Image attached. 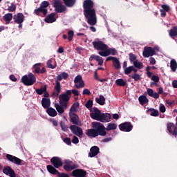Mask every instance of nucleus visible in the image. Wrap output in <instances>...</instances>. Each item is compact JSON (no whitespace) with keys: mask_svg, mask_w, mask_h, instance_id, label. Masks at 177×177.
Returning <instances> with one entry per match:
<instances>
[{"mask_svg":"<svg viewBox=\"0 0 177 177\" xmlns=\"http://www.w3.org/2000/svg\"><path fill=\"white\" fill-rule=\"evenodd\" d=\"M83 9L88 24L95 26L97 23V19L96 11L93 9V1L92 0H85L83 2Z\"/></svg>","mask_w":177,"mask_h":177,"instance_id":"nucleus-1","label":"nucleus"},{"mask_svg":"<svg viewBox=\"0 0 177 177\" xmlns=\"http://www.w3.org/2000/svg\"><path fill=\"white\" fill-rule=\"evenodd\" d=\"M92 128L86 130V135L88 138H97V136H106L107 132H106V127L104 125L99 122H93Z\"/></svg>","mask_w":177,"mask_h":177,"instance_id":"nucleus-2","label":"nucleus"},{"mask_svg":"<svg viewBox=\"0 0 177 177\" xmlns=\"http://www.w3.org/2000/svg\"><path fill=\"white\" fill-rule=\"evenodd\" d=\"M71 98V90H67L66 93H62L59 96V103L64 107H68V102Z\"/></svg>","mask_w":177,"mask_h":177,"instance_id":"nucleus-3","label":"nucleus"},{"mask_svg":"<svg viewBox=\"0 0 177 177\" xmlns=\"http://www.w3.org/2000/svg\"><path fill=\"white\" fill-rule=\"evenodd\" d=\"M21 83L26 86H31V85H34L35 82H37V78L35 75L30 73L28 75H25L21 79Z\"/></svg>","mask_w":177,"mask_h":177,"instance_id":"nucleus-4","label":"nucleus"},{"mask_svg":"<svg viewBox=\"0 0 177 177\" xmlns=\"http://www.w3.org/2000/svg\"><path fill=\"white\" fill-rule=\"evenodd\" d=\"M63 80V76L61 74L58 75L56 77L55 86L54 87V91L53 92L51 97L55 99V97H57L59 94L62 92V85L60 84V82Z\"/></svg>","mask_w":177,"mask_h":177,"instance_id":"nucleus-5","label":"nucleus"},{"mask_svg":"<svg viewBox=\"0 0 177 177\" xmlns=\"http://www.w3.org/2000/svg\"><path fill=\"white\" fill-rule=\"evenodd\" d=\"M53 6L56 13H63V12H66L67 10L66 6H63L60 0H53Z\"/></svg>","mask_w":177,"mask_h":177,"instance_id":"nucleus-6","label":"nucleus"},{"mask_svg":"<svg viewBox=\"0 0 177 177\" xmlns=\"http://www.w3.org/2000/svg\"><path fill=\"white\" fill-rule=\"evenodd\" d=\"M93 46L96 50H102V52H105L109 48V46L100 40L93 41Z\"/></svg>","mask_w":177,"mask_h":177,"instance_id":"nucleus-7","label":"nucleus"},{"mask_svg":"<svg viewBox=\"0 0 177 177\" xmlns=\"http://www.w3.org/2000/svg\"><path fill=\"white\" fill-rule=\"evenodd\" d=\"M119 129L122 131V132H131V131L133 129V126L131 122H126L119 125Z\"/></svg>","mask_w":177,"mask_h":177,"instance_id":"nucleus-8","label":"nucleus"},{"mask_svg":"<svg viewBox=\"0 0 177 177\" xmlns=\"http://www.w3.org/2000/svg\"><path fill=\"white\" fill-rule=\"evenodd\" d=\"M98 55L100 56H102L103 57H107V56H110V55H112V56H115L117 55V50L115 48H106L105 51H99Z\"/></svg>","mask_w":177,"mask_h":177,"instance_id":"nucleus-9","label":"nucleus"},{"mask_svg":"<svg viewBox=\"0 0 177 177\" xmlns=\"http://www.w3.org/2000/svg\"><path fill=\"white\" fill-rule=\"evenodd\" d=\"M70 129L73 133V135H75L76 136H78L79 138H81L82 135H84V131H82V128L77 126V125H71L70 126Z\"/></svg>","mask_w":177,"mask_h":177,"instance_id":"nucleus-10","label":"nucleus"},{"mask_svg":"<svg viewBox=\"0 0 177 177\" xmlns=\"http://www.w3.org/2000/svg\"><path fill=\"white\" fill-rule=\"evenodd\" d=\"M7 160L10 161V162H12L13 164H15L16 165H21L24 161L13 155L7 154L6 156Z\"/></svg>","mask_w":177,"mask_h":177,"instance_id":"nucleus-11","label":"nucleus"},{"mask_svg":"<svg viewBox=\"0 0 177 177\" xmlns=\"http://www.w3.org/2000/svg\"><path fill=\"white\" fill-rule=\"evenodd\" d=\"M154 55H156L155 48L148 46L144 48L142 51V56H144V57H150L151 56H154Z\"/></svg>","mask_w":177,"mask_h":177,"instance_id":"nucleus-12","label":"nucleus"},{"mask_svg":"<svg viewBox=\"0 0 177 177\" xmlns=\"http://www.w3.org/2000/svg\"><path fill=\"white\" fill-rule=\"evenodd\" d=\"M93 112L90 113V117L93 120H96V121H100L102 117V111L97 107L93 108Z\"/></svg>","mask_w":177,"mask_h":177,"instance_id":"nucleus-13","label":"nucleus"},{"mask_svg":"<svg viewBox=\"0 0 177 177\" xmlns=\"http://www.w3.org/2000/svg\"><path fill=\"white\" fill-rule=\"evenodd\" d=\"M50 162L55 168H60V167H63V161H62V158L57 156L53 157L50 159Z\"/></svg>","mask_w":177,"mask_h":177,"instance_id":"nucleus-14","label":"nucleus"},{"mask_svg":"<svg viewBox=\"0 0 177 177\" xmlns=\"http://www.w3.org/2000/svg\"><path fill=\"white\" fill-rule=\"evenodd\" d=\"M75 84V86L77 88V89H80V88H84L85 86V83L84 82V80H82V76L81 75H77L74 79V83L78 84Z\"/></svg>","mask_w":177,"mask_h":177,"instance_id":"nucleus-15","label":"nucleus"},{"mask_svg":"<svg viewBox=\"0 0 177 177\" xmlns=\"http://www.w3.org/2000/svg\"><path fill=\"white\" fill-rule=\"evenodd\" d=\"M86 174V171L82 169H76L72 171L71 175L73 177H85Z\"/></svg>","mask_w":177,"mask_h":177,"instance_id":"nucleus-16","label":"nucleus"},{"mask_svg":"<svg viewBox=\"0 0 177 177\" xmlns=\"http://www.w3.org/2000/svg\"><path fill=\"white\" fill-rule=\"evenodd\" d=\"M13 20L16 24H22L24 22V15L22 12H18L13 16Z\"/></svg>","mask_w":177,"mask_h":177,"instance_id":"nucleus-17","label":"nucleus"},{"mask_svg":"<svg viewBox=\"0 0 177 177\" xmlns=\"http://www.w3.org/2000/svg\"><path fill=\"white\" fill-rule=\"evenodd\" d=\"M3 172L5 175H9L10 177H16V172L10 166L4 167L3 169Z\"/></svg>","mask_w":177,"mask_h":177,"instance_id":"nucleus-18","label":"nucleus"},{"mask_svg":"<svg viewBox=\"0 0 177 177\" xmlns=\"http://www.w3.org/2000/svg\"><path fill=\"white\" fill-rule=\"evenodd\" d=\"M69 117L71 118V122L73 123L75 125H81V121H80V118L77 114L74 113H69Z\"/></svg>","mask_w":177,"mask_h":177,"instance_id":"nucleus-19","label":"nucleus"},{"mask_svg":"<svg viewBox=\"0 0 177 177\" xmlns=\"http://www.w3.org/2000/svg\"><path fill=\"white\" fill-rule=\"evenodd\" d=\"M99 151H100V149L97 146H93L90 149V152L88 153L89 157L91 158L93 157H96L99 154Z\"/></svg>","mask_w":177,"mask_h":177,"instance_id":"nucleus-20","label":"nucleus"},{"mask_svg":"<svg viewBox=\"0 0 177 177\" xmlns=\"http://www.w3.org/2000/svg\"><path fill=\"white\" fill-rule=\"evenodd\" d=\"M111 120V115L109 113H101V118L100 119V122H110Z\"/></svg>","mask_w":177,"mask_h":177,"instance_id":"nucleus-21","label":"nucleus"},{"mask_svg":"<svg viewBox=\"0 0 177 177\" xmlns=\"http://www.w3.org/2000/svg\"><path fill=\"white\" fill-rule=\"evenodd\" d=\"M93 60L98 62V66H102L103 64V58L99 55H95L94 54L91 55L89 57V61L93 62Z\"/></svg>","mask_w":177,"mask_h":177,"instance_id":"nucleus-22","label":"nucleus"},{"mask_svg":"<svg viewBox=\"0 0 177 177\" xmlns=\"http://www.w3.org/2000/svg\"><path fill=\"white\" fill-rule=\"evenodd\" d=\"M3 20L6 22V24H10L12 20H13V14L7 13L3 16Z\"/></svg>","mask_w":177,"mask_h":177,"instance_id":"nucleus-23","label":"nucleus"},{"mask_svg":"<svg viewBox=\"0 0 177 177\" xmlns=\"http://www.w3.org/2000/svg\"><path fill=\"white\" fill-rule=\"evenodd\" d=\"M41 106L43 109L46 110L50 107V98H42Z\"/></svg>","mask_w":177,"mask_h":177,"instance_id":"nucleus-24","label":"nucleus"},{"mask_svg":"<svg viewBox=\"0 0 177 177\" xmlns=\"http://www.w3.org/2000/svg\"><path fill=\"white\" fill-rule=\"evenodd\" d=\"M56 15L55 13L49 14L47 17H46L44 21L46 23H55L56 21V18L55 17Z\"/></svg>","mask_w":177,"mask_h":177,"instance_id":"nucleus-25","label":"nucleus"},{"mask_svg":"<svg viewBox=\"0 0 177 177\" xmlns=\"http://www.w3.org/2000/svg\"><path fill=\"white\" fill-rule=\"evenodd\" d=\"M34 13H35V15L37 16H39V13H43L44 16H46V15H48V9L43 8V7L40 6L39 8L34 10Z\"/></svg>","mask_w":177,"mask_h":177,"instance_id":"nucleus-26","label":"nucleus"},{"mask_svg":"<svg viewBox=\"0 0 177 177\" xmlns=\"http://www.w3.org/2000/svg\"><path fill=\"white\" fill-rule=\"evenodd\" d=\"M46 168L47 171L51 174V175H57L59 174V170L56 169V167L53 165H48Z\"/></svg>","mask_w":177,"mask_h":177,"instance_id":"nucleus-27","label":"nucleus"},{"mask_svg":"<svg viewBox=\"0 0 177 177\" xmlns=\"http://www.w3.org/2000/svg\"><path fill=\"white\" fill-rule=\"evenodd\" d=\"M79 166L77 164L73 165H64L63 168L65 171H67L68 172L70 171H73V169H77Z\"/></svg>","mask_w":177,"mask_h":177,"instance_id":"nucleus-28","label":"nucleus"},{"mask_svg":"<svg viewBox=\"0 0 177 177\" xmlns=\"http://www.w3.org/2000/svg\"><path fill=\"white\" fill-rule=\"evenodd\" d=\"M55 107L59 114V115H60V114H63V113H64V109H68V107H65L64 106L62 105V104H55Z\"/></svg>","mask_w":177,"mask_h":177,"instance_id":"nucleus-29","label":"nucleus"},{"mask_svg":"<svg viewBox=\"0 0 177 177\" xmlns=\"http://www.w3.org/2000/svg\"><path fill=\"white\" fill-rule=\"evenodd\" d=\"M46 113L50 117H56V115H57V111H56L55 109L52 107L48 108L46 109Z\"/></svg>","mask_w":177,"mask_h":177,"instance_id":"nucleus-30","label":"nucleus"},{"mask_svg":"<svg viewBox=\"0 0 177 177\" xmlns=\"http://www.w3.org/2000/svg\"><path fill=\"white\" fill-rule=\"evenodd\" d=\"M95 102L100 106H104L106 104V98L102 95H100L98 98H95Z\"/></svg>","mask_w":177,"mask_h":177,"instance_id":"nucleus-31","label":"nucleus"},{"mask_svg":"<svg viewBox=\"0 0 177 177\" xmlns=\"http://www.w3.org/2000/svg\"><path fill=\"white\" fill-rule=\"evenodd\" d=\"M169 35L171 38L177 37V26H174L171 29L169 30Z\"/></svg>","mask_w":177,"mask_h":177,"instance_id":"nucleus-32","label":"nucleus"},{"mask_svg":"<svg viewBox=\"0 0 177 177\" xmlns=\"http://www.w3.org/2000/svg\"><path fill=\"white\" fill-rule=\"evenodd\" d=\"M138 100L142 106L146 104V103H149V99L145 95L140 96Z\"/></svg>","mask_w":177,"mask_h":177,"instance_id":"nucleus-33","label":"nucleus"},{"mask_svg":"<svg viewBox=\"0 0 177 177\" xmlns=\"http://www.w3.org/2000/svg\"><path fill=\"white\" fill-rule=\"evenodd\" d=\"M63 1L68 8H73L75 5V0H63Z\"/></svg>","mask_w":177,"mask_h":177,"instance_id":"nucleus-34","label":"nucleus"},{"mask_svg":"<svg viewBox=\"0 0 177 177\" xmlns=\"http://www.w3.org/2000/svg\"><path fill=\"white\" fill-rule=\"evenodd\" d=\"M117 129V124L115 123H109L106 128L105 127V131H113Z\"/></svg>","mask_w":177,"mask_h":177,"instance_id":"nucleus-35","label":"nucleus"},{"mask_svg":"<svg viewBox=\"0 0 177 177\" xmlns=\"http://www.w3.org/2000/svg\"><path fill=\"white\" fill-rule=\"evenodd\" d=\"M150 111H151L150 115H151L152 117H158V115H159L158 110H156L153 108H151L147 110V113H150Z\"/></svg>","mask_w":177,"mask_h":177,"instance_id":"nucleus-36","label":"nucleus"},{"mask_svg":"<svg viewBox=\"0 0 177 177\" xmlns=\"http://www.w3.org/2000/svg\"><path fill=\"white\" fill-rule=\"evenodd\" d=\"M46 85H44V86H41L40 88H36L35 92L37 93V95H43L44 92H46Z\"/></svg>","mask_w":177,"mask_h":177,"instance_id":"nucleus-37","label":"nucleus"},{"mask_svg":"<svg viewBox=\"0 0 177 177\" xmlns=\"http://www.w3.org/2000/svg\"><path fill=\"white\" fill-rule=\"evenodd\" d=\"M115 82L118 86H125L127 85V82L124 81L123 79H118Z\"/></svg>","mask_w":177,"mask_h":177,"instance_id":"nucleus-38","label":"nucleus"},{"mask_svg":"<svg viewBox=\"0 0 177 177\" xmlns=\"http://www.w3.org/2000/svg\"><path fill=\"white\" fill-rule=\"evenodd\" d=\"M133 66L136 68H138V70H142V68H143V63L138 62V60L133 62Z\"/></svg>","mask_w":177,"mask_h":177,"instance_id":"nucleus-39","label":"nucleus"},{"mask_svg":"<svg viewBox=\"0 0 177 177\" xmlns=\"http://www.w3.org/2000/svg\"><path fill=\"white\" fill-rule=\"evenodd\" d=\"M113 65L114 66L115 68H116V70H120V68H121V64L117 57L113 62Z\"/></svg>","mask_w":177,"mask_h":177,"instance_id":"nucleus-40","label":"nucleus"},{"mask_svg":"<svg viewBox=\"0 0 177 177\" xmlns=\"http://www.w3.org/2000/svg\"><path fill=\"white\" fill-rule=\"evenodd\" d=\"M170 67H171V71H176L177 63H176V61L175 59H172L170 62Z\"/></svg>","mask_w":177,"mask_h":177,"instance_id":"nucleus-41","label":"nucleus"},{"mask_svg":"<svg viewBox=\"0 0 177 177\" xmlns=\"http://www.w3.org/2000/svg\"><path fill=\"white\" fill-rule=\"evenodd\" d=\"M80 107V103L79 102H75L71 107L70 111L72 113H75L77 111V109Z\"/></svg>","mask_w":177,"mask_h":177,"instance_id":"nucleus-42","label":"nucleus"},{"mask_svg":"<svg viewBox=\"0 0 177 177\" xmlns=\"http://www.w3.org/2000/svg\"><path fill=\"white\" fill-rule=\"evenodd\" d=\"M35 72L37 74H40L41 72V63H38L34 65Z\"/></svg>","mask_w":177,"mask_h":177,"instance_id":"nucleus-43","label":"nucleus"},{"mask_svg":"<svg viewBox=\"0 0 177 177\" xmlns=\"http://www.w3.org/2000/svg\"><path fill=\"white\" fill-rule=\"evenodd\" d=\"M129 77H131V78H132L133 80H134V81H139V80H140V75L138 74V73H134L133 75H129Z\"/></svg>","mask_w":177,"mask_h":177,"instance_id":"nucleus-44","label":"nucleus"},{"mask_svg":"<svg viewBox=\"0 0 177 177\" xmlns=\"http://www.w3.org/2000/svg\"><path fill=\"white\" fill-rule=\"evenodd\" d=\"M93 106V101L92 100H88L85 104V107H86V109H92Z\"/></svg>","mask_w":177,"mask_h":177,"instance_id":"nucleus-45","label":"nucleus"},{"mask_svg":"<svg viewBox=\"0 0 177 177\" xmlns=\"http://www.w3.org/2000/svg\"><path fill=\"white\" fill-rule=\"evenodd\" d=\"M129 57L130 62H133H133H136V60H138V59H136V55H135V54H133L132 53H130L129 54Z\"/></svg>","mask_w":177,"mask_h":177,"instance_id":"nucleus-46","label":"nucleus"},{"mask_svg":"<svg viewBox=\"0 0 177 177\" xmlns=\"http://www.w3.org/2000/svg\"><path fill=\"white\" fill-rule=\"evenodd\" d=\"M46 64L48 68H52V69L56 68V64L55 65L52 64V59H48L47 61Z\"/></svg>","mask_w":177,"mask_h":177,"instance_id":"nucleus-47","label":"nucleus"},{"mask_svg":"<svg viewBox=\"0 0 177 177\" xmlns=\"http://www.w3.org/2000/svg\"><path fill=\"white\" fill-rule=\"evenodd\" d=\"M7 10H8V12H15L16 11V4L11 3V6H8Z\"/></svg>","mask_w":177,"mask_h":177,"instance_id":"nucleus-48","label":"nucleus"},{"mask_svg":"<svg viewBox=\"0 0 177 177\" xmlns=\"http://www.w3.org/2000/svg\"><path fill=\"white\" fill-rule=\"evenodd\" d=\"M73 37H74V31L69 30L68 32V41H73Z\"/></svg>","mask_w":177,"mask_h":177,"instance_id":"nucleus-49","label":"nucleus"},{"mask_svg":"<svg viewBox=\"0 0 177 177\" xmlns=\"http://www.w3.org/2000/svg\"><path fill=\"white\" fill-rule=\"evenodd\" d=\"M40 6L43 8L44 9H46L48 6H49V1H44L41 3Z\"/></svg>","mask_w":177,"mask_h":177,"instance_id":"nucleus-50","label":"nucleus"},{"mask_svg":"<svg viewBox=\"0 0 177 177\" xmlns=\"http://www.w3.org/2000/svg\"><path fill=\"white\" fill-rule=\"evenodd\" d=\"M131 71H132V66H130L124 68V74H126V75H129V74H131Z\"/></svg>","mask_w":177,"mask_h":177,"instance_id":"nucleus-51","label":"nucleus"},{"mask_svg":"<svg viewBox=\"0 0 177 177\" xmlns=\"http://www.w3.org/2000/svg\"><path fill=\"white\" fill-rule=\"evenodd\" d=\"M60 125H61V128H62V131H64V132H67V131H68V127H67V126L66 125V124H64V122H61Z\"/></svg>","mask_w":177,"mask_h":177,"instance_id":"nucleus-52","label":"nucleus"},{"mask_svg":"<svg viewBox=\"0 0 177 177\" xmlns=\"http://www.w3.org/2000/svg\"><path fill=\"white\" fill-rule=\"evenodd\" d=\"M162 10H164V12H169L170 10V8L169 7L168 5L167 4H163L161 6Z\"/></svg>","mask_w":177,"mask_h":177,"instance_id":"nucleus-53","label":"nucleus"},{"mask_svg":"<svg viewBox=\"0 0 177 177\" xmlns=\"http://www.w3.org/2000/svg\"><path fill=\"white\" fill-rule=\"evenodd\" d=\"M151 80V81H153V82H160V77L156 75H153Z\"/></svg>","mask_w":177,"mask_h":177,"instance_id":"nucleus-54","label":"nucleus"},{"mask_svg":"<svg viewBox=\"0 0 177 177\" xmlns=\"http://www.w3.org/2000/svg\"><path fill=\"white\" fill-rule=\"evenodd\" d=\"M72 143H73L74 145H78V143H80V140L78 139V137L75 136H73L72 139Z\"/></svg>","mask_w":177,"mask_h":177,"instance_id":"nucleus-55","label":"nucleus"},{"mask_svg":"<svg viewBox=\"0 0 177 177\" xmlns=\"http://www.w3.org/2000/svg\"><path fill=\"white\" fill-rule=\"evenodd\" d=\"M159 110L160 113H165L167 109H165V106H164V104H160L159 106Z\"/></svg>","mask_w":177,"mask_h":177,"instance_id":"nucleus-56","label":"nucleus"},{"mask_svg":"<svg viewBox=\"0 0 177 177\" xmlns=\"http://www.w3.org/2000/svg\"><path fill=\"white\" fill-rule=\"evenodd\" d=\"M64 143L68 145V146H70L71 145V139L70 138H66L64 139Z\"/></svg>","mask_w":177,"mask_h":177,"instance_id":"nucleus-57","label":"nucleus"},{"mask_svg":"<svg viewBox=\"0 0 177 177\" xmlns=\"http://www.w3.org/2000/svg\"><path fill=\"white\" fill-rule=\"evenodd\" d=\"M57 177H70V176L66 173H60L58 171Z\"/></svg>","mask_w":177,"mask_h":177,"instance_id":"nucleus-58","label":"nucleus"},{"mask_svg":"<svg viewBox=\"0 0 177 177\" xmlns=\"http://www.w3.org/2000/svg\"><path fill=\"white\" fill-rule=\"evenodd\" d=\"M147 94L149 95V96H150L151 97L153 96V93H154V91H153L152 88H148L147 90Z\"/></svg>","mask_w":177,"mask_h":177,"instance_id":"nucleus-59","label":"nucleus"},{"mask_svg":"<svg viewBox=\"0 0 177 177\" xmlns=\"http://www.w3.org/2000/svg\"><path fill=\"white\" fill-rule=\"evenodd\" d=\"M61 75H62L63 80H67V78H68V73H67L66 72H62L61 73Z\"/></svg>","mask_w":177,"mask_h":177,"instance_id":"nucleus-60","label":"nucleus"},{"mask_svg":"<svg viewBox=\"0 0 177 177\" xmlns=\"http://www.w3.org/2000/svg\"><path fill=\"white\" fill-rule=\"evenodd\" d=\"M71 94L73 93L75 96H80V92L78 90L73 89L71 90Z\"/></svg>","mask_w":177,"mask_h":177,"instance_id":"nucleus-61","label":"nucleus"},{"mask_svg":"<svg viewBox=\"0 0 177 177\" xmlns=\"http://www.w3.org/2000/svg\"><path fill=\"white\" fill-rule=\"evenodd\" d=\"M82 95H91V91H89V89L88 88H85L83 92H82Z\"/></svg>","mask_w":177,"mask_h":177,"instance_id":"nucleus-62","label":"nucleus"},{"mask_svg":"<svg viewBox=\"0 0 177 177\" xmlns=\"http://www.w3.org/2000/svg\"><path fill=\"white\" fill-rule=\"evenodd\" d=\"M166 103L169 106H174L175 104V100H172V101L167 100Z\"/></svg>","mask_w":177,"mask_h":177,"instance_id":"nucleus-63","label":"nucleus"},{"mask_svg":"<svg viewBox=\"0 0 177 177\" xmlns=\"http://www.w3.org/2000/svg\"><path fill=\"white\" fill-rule=\"evenodd\" d=\"M149 62H150V64H152V65H154L156 63V59L153 57L149 58Z\"/></svg>","mask_w":177,"mask_h":177,"instance_id":"nucleus-64","label":"nucleus"}]
</instances>
